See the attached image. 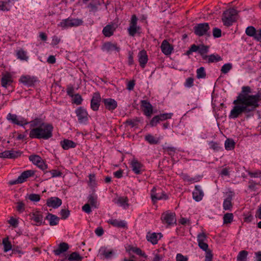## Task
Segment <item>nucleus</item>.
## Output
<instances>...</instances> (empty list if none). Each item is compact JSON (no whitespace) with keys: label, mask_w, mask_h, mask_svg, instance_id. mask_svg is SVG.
Returning <instances> with one entry per match:
<instances>
[{"label":"nucleus","mask_w":261,"mask_h":261,"mask_svg":"<svg viewBox=\"0 0 261 261\" xmlns=\"http://www.w3.org/2000/svg\"><path fill=\"white\" fill-rule=\"evenodd\" d=\"M138 18L136 15H132L127 28L128 34L130 37H135L141 34V28L138 25Z\"/></svg>","instance_id":"nucleus-4"},{"label":"nucleus","mask_w":261,"mask_h":261,"mask_svg":"<svg viewBox=\"0 0 261 261\" xmlns=\"http://www.w3.org/2000/svg\"><path fill=\"white\" fill-rule=\"evenodd\" d=\"M99 252L101 256H104L106 258H110L113 253L112 250H108L105 247H101Z\"/></svg>","instance_id":"nucleus-40"},{"label":"nucleus","mask_w":261,"mask_h":261,"mask_svg":"<svg viewBox=\"0 0 261 261\" xmlns=\"http://www.w3.org/2000/svg\"><path fill=\"white\" fill-rule=\"evenodd\" d=\"M31 220L34 221L37 226H40L43 223V215L41 212L35 211L29 214Z\"/></svg>","instance_id":"nucleus-15"},{"label":"nucleus","mask_w":261,"mask_h":261,"mask_svg":"<svg viewBox=\"0 0 261 261\" xmlns=\"http://www.w3.org/2000/svg\"><path fill=\"white\" fill-rule=\"evenodd\" d=\"M130 167L133 172L136 174H141L144 170L143 164L135 159L132 160Z\"/></svg>","instance_id":"nucleus-10"},{"label":"nucleus","mask_w":261,"mask_h":261,"mask_svg":"<svg viewBox=\"0 0 261 261\" xmlns=\"http://www.w3.org/2000/svg\"><path fill=\"white\" fill-rule=\"evenodd\" d=\"M248 254V252L246 250H242L240 251L237 256V260L247 261Z\"/></svg>","instance_id":"nucleus-47"},{"label":"nucleus","mask_w":261,"mask_h":261,"mask_svg":"<svg viewBox=\"0 0 261 261\" xmlns=\"http://www.w3.org/2000/svg\"><path fill=\"white\" fill-rule=\"evenodd\" d=\"M88 202L89 204L95 208L97 207V197L93 194L89 195L88 198Z\"/></svg>","instance_id":"nucleus-44"},{"label":"nucleus","mask_w":261,"mask_h":261,"mask_svg":"<svg viewBox=\"0 0 261 261\" xmlns=\"http://www.w3.org/2000/svg\"><path fill=\"white\" fill-rule=\"evenodd\" d=\"M150 196L152 202L154 203L158 200H167L168 196L162 189L153 187L150 192Z\"/></svg>","instance_id":"nucleus-5"},{"label":"nucleus","mask_w":261,"mask_h":261,"mask_svg":"<svg viewBox=\"0 0 261 261\" xmlns=\"http://www.w3.org/2000/svg\"><path fill=\"white\" fill-rule=\"evenodd\" d=\"M196 77L197 79H203L206 76L204 68L201 67L196 70Z\"/></svg>","instance_id":"nucleus-52"},{"label":"nucleus","mask_w":261,"mask_h":261,"mask_svg":"<svg viewBox=\"0 0 261 261\" xmlns=\"http://www.w3.org/2000/svg\"><path fill=\"white\" fill-rule=\"evenodd\" d=\"M160 120L159 119L158 116L157 115L154 116L150 120L149 124L151 126L154 127L156 126L157 124L160 123Z\"/></svg>","instance_id":"nucleus-63"},{"label":"nucleus","mask_w":261,"mask_h":261,"mask_svg":"<svg viewBox=\"0 0 261 261\" xmlns=\"http://www.w3.org/2000/svg\"><path fill=\"white\" fill-rule=\"evenodd\" d=\"M29 123L30 124L31 127L34 128L40 126L42 124H47V123L44 122L41 118H36L29 122Z\"/></svg>","instance_id":"nucleus-45"},{"label":"nucleus","mask_w":261,"mask_h":261,"mask_svg":"<svg viewBox=\"0 0 261 261\" xmlns=\"http://www.w3.org/2000/svg\"><path fill=\"white\" fill-rule=\"evenodd\" d=\"M69 245L67 243H61L58 249L54 250V253L56 255L59 256L61 253L67 251L69 249Z\"/></svg>","instance_id":"nucleus-33"},{"label":"nucleus","mask_w":261,"mask_h":261,"mask_svg":"<svg viewBox=\"0 0 261 261\" xmlns=\"http://www.w3.org/2000/svg\"><path fill=\"white\" fill-rule=\"evenodd\" d=\"M3 245H4V251L7 252L12 249V244L7 237L3 239Z\"/></svg>","instance_id":"nucleus-42"},{"label":"nucleus","mask_w":261,"mask_h":261,"mask_svg":"<svg viewBox=\"0 0 261 261\" xmlns=\"http://www.w3.org/2000/svg\"><path fill=\"white\" fill-rule=\"evenodd\" d=\"M13 81L12 75L10 72H6L2 74L1 85L3 87L7 88L12 85Z\"/></svg>","instance_id":"nucleus-12"},{"label":"nucleus","mask_w":261,"mask_h":261,"mask_svg":"<svg viewBox=\"0 0 261 261\" xmlns=\"http://www.w3.org/2000/svg\"><path fill=\"white\" fill-rule=\"evenodd\" d=\"M60 145L64 150L73 148L76 146V143L72 140L64 139L60 142Z\"/></svg>","instance_id":"nucleus-31"},{"label":"nucleus","mask_w":261,"mask_h":261,"mask_svg":"<svg viewBox=\"0 0 261 261\" xmlns=\"http://www.w3.org/2000/svg\"><path fill=\"white\" fill-rule=\"evenodd\" d=\"M210 148L213 151L218 152L222 150V147L220 143L215 141H210L208 142Z\"/></svg>","instance_id":"nucleus-39"},{"label":"nucleus","mask_w":261,"mask_h":261,"mask_svg":"<svg viewBox=\"0 0 261 261\" xmlns=\"http://www.w3.org/2000/svg\"><path fill=\"white\" fill-rule=\"evenodd\" d=\"M16 210L19 213H22L25 211V204L23 201H18L16 203Z\"/></svg>","instance_id":"nucleus-56"},{"label":"nucleus","mask_w":261,"mask_h":261,"mask_svg":"<svg viewBox=\"0 0 261 261\" xmlns=\"http://www.w3.org/2000/svg\"><path fill=\"white\" fill-rule=\"evenodd\" d=\"M207 239V237L205 233L203 232L199 233L197 235V242H204Z\"/></svg>","instance_id":"nucleus-62"},{"label":"nucleus","mask_w":261,"mask_h":261,"mask_svg":"<svg viewBox=\"0 0 261 261\" xmlns=\"http://www.w3.org/2000/svg\"><path fill=\"white\" fill-rule=\"evenodd\" d=\"M198 246L200 249L205 251V253L208 252V251L210 250L208 249V245L207 243L205 242H199L198 243Z\"/></svg>","instance_id":"nucleus-64"},{"label":"nucleus","mask_w":261,"mask_h":261,"mask_svg":"<svg viewBox=\"0 0 261 261\" xmlns=\"http://www.w3.org/2000/svg\"><path fill=\"white\" fill-rule=\"evenodd\" d=\"M107 222L113 226L118 228H125L126 227V222L124 220L110 219L107 221Z\"/></svg>","instance_id":"nucleus-28"},{"label":"nucleus","mask_w":261,"mask_h":261,"mask_svg":"<svg viewBox=\"0 0 261 261\" xmlns=\"http://www.w3.org/2000/svg\"><path fill=\"white\" fill-rule=\"evenodd\" d=\"M101 49L107 52H111L114 50L119 52L120 48L116 43H113L111 42H107L102 44Z\"/></svg>","instance_id":"nucleus-17"},{"label":"nucleus","mask_w":261,"mask_h":261,"mask_svg":"<svg viewBox=\"0 0 261 261\" xmlns=\"http://www.w3.org/2000/svg\"><path fill=\"white\" fill-rule=\"evenodd\" d=\"M62 203V200L57 197H51L47 199L46 201V204L48 207L54 208H58L61 205Z\"/></svg>","instance_id":"nucleus-22"},{"label":"nucleus","mask_w":261,"mask_h":261,"mask_svg":"<svg viewBox=\"0 0 261 261\" xmlns=\"http://www.w3.org/2000/svg\"><path fill=\"white\" fill-rule=\"evenodd\" d=\"M203 196V192L201 189L200 186L196 185L195 186V190L193 192V199L196 201H199L202 200Z\"/></svg>","instance_id":"nucleus-26"},{"label":"nucleus","mask_w":261,"mask_h":261,"mask_svg":"<svg viewBox=\"0 0 261 261\" xmlns=\"http://www.w3.org/2000/svg\"><path fill=\"white\" fill-rule=\"evenodd\" d=\"M29 199L32 201L38 202L40 200V196L38 194H31L29 195Z\"/></svg>","instance_id":"nucleus-61"},{"label":"nucleus","mask_w":261,"mask_h":261,"mask_svg":"<svg viewBox=\"0 0 261 261\" xmlns=\"http://www.w3.org/2000/svg\"><path fill=\"white\" fill-rule=\"evenodd\" d=\"M45 219L48 220L50 226H55L58 224L60 218L57 216L48 213Z\"/></svg>","instance_id":"nucleus-34"},{"label":"nucleus","mask_w":261,"mask_h":261,"mask_svg":"<svg viewBox=\"0 0 261 261\" xmlns=\"http://www.w3.org/2000/svg\"><path fill=\"white\" fill-rule=\"evenodd\" d=\"M238 11L234 8L229 9L223 12L222 17V21L223 24L227 27H230L236 21V16Z\"/></svg>","instance_id":"nucleus-3"},{"label":"nucleus","mask_w":261,"mask_h":261,"mask_svg":"<svg viewBox=\"0 0 261 261\" xmlns=\"http://www.w3.org/2000/svg\"><path fill=\"white\" fill-rule=\"evenodd\" d=\"M162 53L165 55H170L173 51V47L166 40H164L161 45Z\"/></svg>","instance_id":"nucleus-21"},{"label":"nucleus","mask_w":261,"mask_h":261,"mask_svg":"<svg viewBox=\"0 0 261 261\" xmlns=\"http://www.w3.org/2000/svg\"><path fill=\"white\" fill-rule=\"evenodd\" d=\"M16 56L17 58L21 60L27 61L28 59L26 52L22 49H20L17 51Z\"/></svg>","instance_id":"nucleus-48"},{"label":"nucleus","mask_w":261,"mask_h":261,"mask_svg":"<svg viewBox=\"0 0 261 261\" xmlns=\"http://www.w3.org/2000/svg\"><path fill=\"white\" fill-rule=\"evenodd\" d=\"M22 152L20 151H17L14 150H6L3 152L0 153L1 158H8V159H16L21 155Z\"/></svg>","instance_id":"nucleus-16"},{"label":"nucleus","mask_w":261,"mask_h":261,"mask_svg":"<svg viewBox=\"0 0 261 261\" xmlns=\"http://www.w3.org/2000/svg\"><path fill=\"white\" fill-rule=\"evenodd\" d=\"M70 21L72 27H77L83 25V21L82 19L80 18H73L70 17Z\"/></svg>","instance_id":"nucleus-49"},{"label":"nucleus","mask_w":261,"mask_h":261,"mask_svg":"<svg viewBox=\"0 0 261 261\" xmlns=\"http://www.w3.org/2000/svg\"><path fill=\"white\" fill-rule=\"evenodd\" d=\"M128 202V198L127 197L122 196L119 197L118 198L116 203L123 207L124 208H127L129 206Z\"/></svg>","instance_id":"nucleus-37"},{"label":"nucleus","mask_w":261,"mask_h":261,"mask_svg":"<svg viewBox=\"0 0 261 261\" xmlns=\"http://www.w3.org/2000/svg\"><path fill=\"white\" fill-rule=\"evenodd\" d=\"M173 114L172 113H164L161 114L157 115L158 116L160 122L163 121L167 119H171L173 116Z\"/></svg>","instance_id":"nucleus-51"},{"label":"nucleus","mask_w":261,"mask_h":261,"mask_svg":"<svg viewBox=\"0 0 261 261\" xmlns=\"http://www.w3.org/2000/svg\"><path fill=\"white\" fill-rule=\"evenodd\" d=\"M184 181L191 183L199 181L200 179V176L191 177L188 174H184L182 177Z\"/></svg>","instance_id":"nucleus-46"},{"label":"nucleus","mask_w":261,"mask_h":261,"mask_svg":"<svg viewBox=\"0 0 261 261\" xmlns=\"http://www.w3.org/2000/svg\"><path fill=\"white\" fill-rule=\"evenodd\" d=\"M161 219L162 223L168 226L174 225L176 221L175 214L169 211L163 213Z\"/></svg>","instance_id":"nucleus-6"},{"label":"nucleus","mask_w":261,"mask_h":261,"mask_svg":"<svg viewBox=\"0 0 261 261\" xmlns=\"http://www.w3.org/2000/svg\"><path fill=\"white\" fill-rule=\"evenodd\" d=\"M20 81L24 85L28 87H31L34 85L36 80L34 77H31L29 75H27L22 76L20 79Z\"/></svg>","instance_id":"nucleus-30"},{"label":"nucleus","mask_w":261,"mask_h":261,"mask_svg":"<svg viewBox=\"0 0 261 261\" xmlns=\"http://www.w3.org/2000/svg\"><path fill=\"white\" fill-rule=\"evenodd\" d=\"M70 215V211L68 210L62 209L60 212L61 219L65 220L67 219Z\"/></svg>","instance_id":"nucleus-59"},{"label":"nucleus","mask_w":261,"mask_h":261,"mask_svg":"<svg viewBox=\"0 0 261 261\" xmlns=\"http://www.w3.org/2000/svg\"><path fill=\"white\" fill-rule=\"evenodd\" d=\"M194 85V79L192 77H188L184 83L185 87L191 88Z\"/></svg>","instance_id":"nucleus-58"},{"label":"nucleus","mask_w":261,"mask_h":261,"mask_svg":"<svg viewBox=\"0 0 261 261\" xmlns=\"http://www.w3.org/2000/svg\"><path fill=\"white\" fill-rule=\"evenodd\" d=\"M208 51V46L203 44L199 45V49L198 53L203 58V57L206 56L205 54Z\"/></svg>","instance_id":"nucleus-50"},{"label":"nucleus","mask_w":261,"mask_h":261,"mask_svg":"<svg viewBox=\"0 0 261 261\" xmlns=\"http://www.w3.org/2000/svg\"><path fill=\"white\" fill-rule=\"evenodd\" d=\"M53 129L54 127L51 123L42 124L30 130L29 137L32 139L48 140L52 137Z\"/></svg>","instance_id":"nucleus-2"},{"label":"nucleus","mask_w":261,"mask_h":261,"mask_svg":"<svg viewBox=\"0 0 261 261\" xmlns=\"http://www.w3.org/2000/svg\"><path fill=\"white\" fill-rule=\"evenodd\" d=\"M105 108L111 112H113L117 107V102L113 98H103L102 100Z\"/></svg>","instance_id":"nucleus-14"},{"label":"nucleus","mask_w":261,"mask_h":261,"mask_svg":"<svg viewBox=\"0 0 261 261\" xmlns=\"http://www.w3.org/2000/svg\"><path fill=\"white\" fill-rule=\"evenodd\" d=\"M162 237L163 235L160 232H148L146 238L148 242H150L153 245H155L158 243L159 240Z\"/></svg>","instance_id":"nucleus-23"},{"label":"nucleus","mask_w":261,"mask_h":261,"mask_svg":"<svg viewBox=\"0 0 261 261\" xmlns=\"http://www.w3.org/2000/svg\"><path fill=\"white\" fill-rule=\"evenodd\" d=\"M145 140L150 144H158L160 143V139L155 138L151 134H148L145 136Z\"/></svg>","instance_id":"nucleus-35"},{"label":"nucleus","mask_w":261,"mask_h":261,"mask_svg":"<svg viewBox=\"0 0 261 261\" xmlns=\"http://www.w3.org/2000/svg\"><path fill=\"white\" fill-rule=\"evenodd\" d=\"M138 121L137 118L134 119H127L126 120L125 123L130 126L131 127H133L138 125Z\"/></svg>","instance_id":"nucleus-60"},{"label":"nucleus","mask_w":261,"mask_h":261,"mask_svg":"<svg viewBox=\"0 0 261 261\" xmlns=\"http://www.w3.org/2000/svg\"><path fill=\"white\" fill-rule=\"evenodd\" d=\"M210 28L207 22L197 24L194 28V33L198 36H202L208 35V31Z\"/></svg>","instance_id":"nucleus-7"},{"label":"nucleus","mask_w":261,"mask_h":261,"mask_svg":"<svg viewBox=\"0 0 261 261\" xmlns=\"http://www.w3.org/2000/svg\"><path fill=\"white\" fill-rule=\"evenodd\" d=\"M83 257L78 252H73L62 259L61 261H81Z\"/></svg>","instance_id":"nucleus-25"},{"label":"nucleus","mask_w":261,"mask_h":261,"mask_svg":"<svg viewBox=\"0 0 261 261\" xmlns=\"http://www.w3.org/2000/svg\"><path fill=\"white\" fill-rule=\"evenodd\" d=\"M258 30H256L255 28L253 26L248 27L245 30V33L249 37H252L255 40V37L257 36Z\"/></svg>","instance_id":"nucleus-36"},{"label":"nucleus","mask_w":261,"mask_h":261,"mask_svg":"<svg viewBox=\"0 0 261 261\" xmlns=\"http://www.w3.org/2000/svg\"><path fill=\"white\" fill-rule=\"evenodd\" d=\"M251 89L249 86H243L241 92L233 100L234 106L231 110L228 117L235 119L243 114L247 117L259 107V102L261 101V93L258 92L255 95L250 94Z\"/></svg>","instance_id":"nucleus-1"},{"label":"nucleus","mask_w":261,"mask_h":261,"mask_svg":"<svg viewBox=\"0 0 261 261\" xmlns=\"http://www.w3.org/2000/svg\"><path fill=\"white\" fill-rule=\"evenodd\" d=\"M232 68L231 63H226L224 64L221 67V71L222 73L226 74Z\"/></svg>","instance_id":"nucleus-55"},{"label":"nucleus","mask_w":261,"mask_h":261,"mask_svg":"<svg viewBox=\"0 0 261 261\" xmlns=\"http://www.w3.org/2000/svg\"><path fill=\"white\" fill-rule=\"evenodd\" d=\"M138 61L141 68H144L148 60V55L145 50L142 49L139 51L138 55Z\"/></svg>","instance_id":"nucleus-19"},{"label":"nucleus","mask_w":261,"mask_h":261,"mask_svg":"<svg viewBox=\"0 0 261 261\" xmlns=\"http://www.w3.org/2000/svg\"><path fill=\"white\" fill-rule=\"evenodd\" d=\"M164 150L167 152L170 155H174L176 148L172 146H167L164 148Z\"/></svg>","instance_id":"nucleus-57"},{"label":"nucleus","mask_w":261,"mask_h":261,"mask_svg":"<svg viewBox=\"0 0 261 261\" xmlns=\"http://www.w3.org/2000/svg\"><path fill=\"white\" fill-rule=\"evenodd\" d=\"M70 17L62 20V21L58 24L59 27L61 28L62 29H66L69 28H72Z\"/></svg>","instance_id":"nucleus-38"},{"label":"nucleus","mask_w":261,"mask_h":261,"mask_svg":"<svg viewBox=\"0 0 261 261\" xmlns=\"http://www.w3.org/2000/svg\"><path fill=\"white\" fill-rule=\"evenodd\" d=\"M7 119L13 124L20 126H24L29 124V122L25 118L18 117L14 114L9 113L7 116Z\"/></svg>","instance_id":"nucleus-9"},{"label":"nucleus","mask_w":261,"mask_h":261,"mask_svg":"<svg viewBox=\"0 0 261 261\" xmlns=\"http://www.w3.org/2000/svg\"><path fill=\"white\" fill-rule=\"evenodd\" d=\"M141 103L144 114L147 117H150L153 112L152 105L145 100H141Z\"/></svg>","instance_id":"nucleus-18"},{"label":"nucleus","mask_w":261,"mask_h":261,"mask_svg":"<svg viewBox=\"0 0 261 261\" xmlns=\"http://www.w3.org/2000/svg\"><path fill=\"white\" fill-rule=\"evenodd\" d=\"M233 195L234 193L233 192H229L227 197L223 201V207L224 210H229L232 207L231 200Z\"/></svg>","instance_id":"nucleus-29"},{"label":"nucleus","mask_w":261,"mask_h":261,"mask_svg":"<svg viewBox=\"0 0 261 261\" xmlns=\"http://www.w3.org/2000/svg\"><path fill=\"white\" fill-rule=\"evenodd\" d=\"M72 98V102L76 105H80L83 101V98L81 95L79 94H74Z\"/></svg>","instance_id":"nucleus-54"},{"label":"nucleus","mask_w":261,"mask_h":261,"mask_svg":"<svg viewBox=\"0 0 261 261\" xmlns=\"http://www.w3.org/2000/svg\"><path fill=\"white\" fill-rule=\"evenodd\" d=\"M35 174L33 170H28L23 171L18 177V179L19 180L20 184L24 182L27 179L31 176H33Z\"/></svg>","instance_id":"nucleus-27"},{"label":"nucleus","mask_w":261,"mask_h":261,"mask_svg":"<svg viewBox=\"0 0 261 261\" xmlns=\"http://www.w3.org/2000/svg\"><path fill=\"white\" fill-rule=\"evenodd\" d=\"M224 146L226 150H231L235 147V142L231 139H227L225 141Z\"/></svg>","instance_id":"nucleus-43"},{"label":"nucleus","mask_w":261,"mask_h":261,"mask_svg":"<svg viewBox=\"0 0 261 261\" xmlns=\"http://www.w3.org/2000/svg\"><path fill=\"white\" fill-rule=\"evenodd\" d=\"M116 27L115 24L111 23L105 27L102 31L103 35L106 37H110L114 35Z\"/></svg>","instance_id":"nucleus-20"},{"label":"nucleus","mask_w":261,"mask_h":261,"mask_svg":"<svg viewBox=\"0 0 261 261\" xmlns=\"http://www.w3.org/2000/svg\"><path fill=\"white\" fill-rule=\"evenodd\" d=\"M203 60L206 61L208 63L218 62L222 60V58L218 54H212L203 57Z\"/></svg>","instance_id":"nucleus-32"},{"label":"nucleus","mask_w":261,"mask_h":261,"mask_svg":"<svg viewBox=\"0 0 261 261\" xmlns=\"http://www.w3.org/2000/svg\"><path fill=\"white\" fill-rule=\"evenodd\" d=\"M233 218V215L232 213H226L223 216V223H230Z\"/></svg>","instance_id":"nucleus-53"},{"label":"nucleus","mask_w":261,"mask_h":261,"mask_svg":"<svg viewBox=\"0 0 261 261\" xmlns=\"http://www.w3.org/2000/svg\"><path fill=\"white\" fill-rule=\"evenodd\" d=\"M11 1L8 0V1H0V10L3 11H8L11 8L10 5Z\"/></svg>","instance_id":"nucleus-41"},{"label":"nucleus","mask_w":261,"mask_h":261,"mask_svg":"<svg viewBox=\"0 0 261 261\" xmlns=\"http://www.w3.org/2000/svg\"><path fill=\"white\" fill-rule=\"evenodd\" d=\"M29 160L42 170H44L47 168V166L45 164L42 158L38 155H31L29 156Z\"/></svg>","instance_id":"nucleus-11"},{"label":"nucleus","mask_w":261,"mask_h":261,"mask_svg":"<svg viewBox=\"0 0 261 261\" xmlns=\"http://www.w3.org/2000/svg\"><path fill=\"white\" fill-rule=\"evenodd\" d=\"M75 113L80 124H86L88 121V114L85 109L80 107L75 110Z\"/></svg>","instance_id":"nucleus-8"},{"label":"nucleus","mask_w":261,"mask_h":261,"mask_svg":"<svg viewBox=\"0 0 261 261\" xmlns=\"http://www.w3.org/2000/svg\"><path fill=\"white\" fill-rule=\"evenodd\" d=\"M126 251L129 254L130 253V252H132L136 253L137 255L144 257L145 259H146L147 257V255L145 254V253L140 248L137 247H134L133 246L129 245L126 248Z\"/></svg>","instance_id":"nucleus-24"},{"label":"nucleus","mask_w":261,"mask_h":261,"mask_svg":"<svg viewBox=\"0 0 261 261\" xmlns=\"http://www.w3.org/2000/svg\"><path fill=\"white\" fill-rule=\"evenodd\" d=\"M101 101V96L99 92L93 93L92 98L91 100L90 107L94 111L98 110Z\"/></svg>","instance_id":"nucleus-13"}]
</instances>
